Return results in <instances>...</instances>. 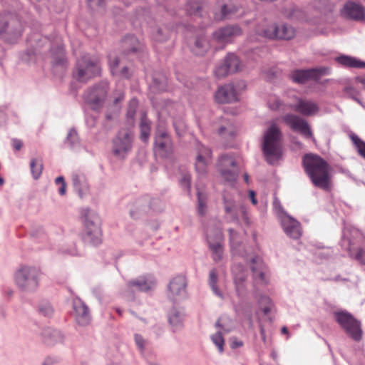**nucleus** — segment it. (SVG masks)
Instances as JSON below:
<instances>
[{
    "label": "nucleus",
    "mask_w": 365,
    "mask_h": 365,
    "mask_svg": "<svg viewBox=\"0 0 365 365\" xmlns=\"http://www.w3.org/2000/svg\"><path fill=\"white\" fill-rule=\"evenodd\" d=\"M155 151L162 158L167 157L172 151V143L170 136L165 133L158 135L155 140Z\"/></svg>",
    "instance_id": "25"
},
{
    "label": "nucleus",
    "mask_w": 365,
    "mask_h": 365,
    "mask_svg": "<svg viewBox=\"0 0 365 365\" xmlns=\"http://www.w3.org/2000/svg\"><path fill=\"white\" fill-rule=\"evenodd\" d=\"M12 145L15 150H20L23 146V143L19 139H13L12 140Z\"/></svg>",
    "instance_id": "58"
},
{
    "label": "nucleus",
    "mask_w": 365,
    "mask_h": 365,
    "mask_svg": "<svg viewBox=\"0 0 365 365\" xmlns=\"http://www.w3.org/2000/svg\"><path fill=\"white\" fill-rule=\"evenodd\" d=\"M330 73V68L319 67L307 70H295L291 73L294 82L304 83L309 80H318L321 76Z\"/></svg>",
    "instance_id": "13"
},
{
    "label": "nucleus",
    "mask_w": 365,
    "mask_h": 365,
    "mask_svg": "<svg viewBox=\"0 0 365 365\" xmlns=\"http://www.w3.org/2000/svg\"><path fill=\"white\" fill-rule=\"evenodd\" d=\"M168 34L166 29L163 31L162 29H158L154 34V38L158 41H163L168 37Z\"/></svg>",
    "instance_id": "53"
},
{
    "label": "nucleus",
    "mask_w": 365,
    "mask_h": 365,
    "mask_svg": "<svg viewBox=\"0 0 365 365\" xmlns=\"http://www.w3.org/2000/svg\"><path fill=\"white\" fill-rule=\"evenodd\" d=\"M51 51L53 63L56 66H63L66 63L64 47L62 45H58L56 48H51Z\"/></svg>",
    "instance_id": "30"
},
{
    "label": "nucleus",
    "mask_w": 365,
    "mask_h": 365,
    "mask_svg": "<svg viewBox=\"0 0 365 365\" xmlns=\"http://www.w3.org/2000/svg\"><path fill=\"white\" fill-rule=\"evenodd\" d=\"M88 4L91 8H104L105 0H87Z\"/></svg>",
    "instance_id": "54"
},
{
    "label": "nucleus",
    "mask_w": 365,
    "mask_h": 365,
    "mask_svg": "<svg viewBox=\"0 0 365 365\" xmlns=\"http://www.w3.org/2000/svg\"><path fill=\"white\" fill-rule=\"evenodd\" d=\"M81 217L84 225L82 239L85 243L98 245L101 242V230L100 218L98 214L88 208H82Z\"/></svg>",
    "instance_id": "3"
},
{
    "label": "nucleus",
    "mask_w": 365,
    "mask_h": 365,
    "mask_svg": "<svg viewBox=\"0 0 365 365\" xmlns=\"http://www.w3.org/2000/svg\"><path fill=\"white\" fill-rule=\"evenodd\" d=\"M73 315L77 324L86 326L91 322V314L87 305L78 297L73 300Z\"/></svg>",
    "instance_id": "19"
},
{
    "label": "nucleus",
    "mask_w": 365,
    "mask_h": 365,
    "mask_svg": "<svg viewBox=\"0 0 365 365\" xmlns=\"http://www.w3.org/2000/svg\"><path fill=\"white\" fill-rule=\"evenodd\" d=\"M38 313L44 317H50L53 313V309L51 304L48 302H42L38 307Z\"/></svg>",
    "instance_id": "40"
},
{
    "label": "nucleus",
    "mask_w": 365,
    "mask_h": 365,
    "mask_svg": "<svg viewBox=\"0 0 365 365\" xmlns=\"http://www.w3.org/2000/svg\"><path fill=\"white\" fill-rule=\"evenodd\" d=\"M222 322H223V319H222V318H220V319L217 321V322H216V327H217V328H220V329H223V330H224L225 331H226V332L230 331V329H225V328L224 327V325L222 324Z\"/></svg>",
    "instance_id": "62"
},
{
    "label": "nucleus",
    "mask_w": 365,
    "mask_h": 365,
    "mask_svg": "<svg viewBox=\"0 0 365 365\" xmlns=\"http://www.w3.org/2000/svg\"><path fill=\"white\" fill-rule=\"evenodd\" d=\"M236 133L235 127L230 121H225L218 128V134L225 139L232 138Z\"/></svg>",
    "instance_id": "34"
},
{
    "label": "nucleus",
    "mask_w": 365,
    "mask_h": 365,
    "mask_svg": "<svg viewBox=\"0 0 365 365\" xmlns=\"http://www.w3.org/2000/svg\"><path fill=\"white\" fill-rule=\"evenodd\" d=\"M282 225L285 233L293 239H299L302 235L301 224L289 216L282 217Z\"/></svg>",
    "instance_id": "24"
},
{
    "label": "nucleus",
    "mask_w": 365,
    "mask_h": 365,
    "mask_svg": "<svg viewBox=\"0 0 365 365\" xmlns=\"http://www.w3.org/2000/svg\"><path fill=\"white\" fill-rule=\"evenodd\" d=\"M242 345H243V343L242 341L237 340V339H232L231 347L232 349L240 347Z\"/></svg>",
    "instance_id": "59"
},
{
    "label": "nucleus",
    "mask_w": 365,
    "mask_h": 365,
    "mask_svg": "<svg viewBox=\"0 0 365 365\" xmlns=\"http://www.w3.org/2000/svg\"><path fill=\"white\" fill-rule=\"evenodd\" d=\"M197 200H198V212L200 215H203L205 213L206 209V197L200 191H197Z\"/></svg>",
    "instance_id": "48"
},
{
    "label": "nucleus",
    "mask_w": 365,
    "mask_h": 365,
    "mask_svg": "<svg viewBox=\"0 0 365 365\" xmlns=\"http://www.w3.org/2000/svg\"><path fill=\"white\" fill-rule=\"evenodd\" d=\"M209 48L210 43L207 39L204 36H200L195 39L192 51L196 55H203Z\"/></svg>",
    "instance_id": "33"
},
{
    "label": "nucleus",
    "mask_w": 365,
    "mask_h": 365,
    "mask_svg": "<svg viewBox=\"0 0 365 365\" xmlns=\"http://www.w3.org/2000/svg\"><path fill=\"white\" fill-rule=\"evenodd\" d=\"M108 91L109 83L103 80L88 87L84 92V99L92 109L98 110L104 104Z\"/></svg>",
    "instance_id": "8"
},
{
    "label": "nucleus",
    "mask_w": 365,
    "mask_h": 365,
    "mask_svg": "<svg viewBox=\"0 0 365 365\" xmlns=\"http://www.w3.org/2000/svg\"><path fill=\"white\" fill-rule=\"evenodd\" d=\"M43 341L47 346H53L58 343H62L64 336L61 331L51 327L44 328L41 332Z\"/></svg>",
    "instance_id": "27"
},
{
    "label": "nucleus",
    "mask_w": 365,
    "mask_h": 365,
    "mask_svg": "<svg viewBox=\"0 0 365 365\" xmlns=\"http://www.w3.org/2000/svg\"><path fill=\"white\" fill-rule=\"evenodd\" d=\"M268 106L270 109L276 110L279 108L281 102L278 98L275 96H271L268 101Z\"/></svg>",
    "instance_id": "52"
},
{
    "label": "nucleus",
    "mask_w": 365,
    "mask_h": 365,
    "mask_svg": "<svg viewBox=\"0 0 365 365\" xmlns=\"http://www.w3.org/2000/svg\"><path fill=\"white\" fill-rule=\"evenodd\" d=\"M72 182L75 191L82 197L88 189L86 177L82 174L73 173L72 175Z\"/></svg>",
    "instance_id": "28"
},
{
    "label": "nucleus",
    "mask_w": 365,
    "mask_h": 365,
    "mask_svg": "<svg viewBox=\"0 0 365 365\" xmlns=\"http://www.w3.org/2000/svg\"><path fill=\"white\" fill-rule=\"evenodd\" d=\"M256 32L259 36L270 39L289 40L295 35V31L292 26L287 24L277 26L267 20H264L257 26Z\"/></svg>",
    "instance_id": "7"
},
{
    "label": "nucleus",
    "mask_w": 365,
    "mask_h": 365,
    "mask_svg": "<svg viewBox=\"0 0 365 365\" xmlns=\"http://www.w3.org/2000/svg\"><path fill=\"white\" fill-rule=\"evenodd\" d=\"M341 14L345 18L354 20H361L365 15L364 8L361 5L353 2L346 4Z\"/></svg>",
    "instance_id": "26"
},
{
    "label": "nucleus",
    "mask_w": 365,
    "mask_h": 365,
    "mask_svg": "<svg viewBox=\"0 0 365 365\" xmlns=\"http://www.w3.org/2000/svg\"><path fill=\"white\" fill-rule=\"evenodd\" d=\"M206 234L209 247L212 251V259L215 262H219L222 259L223 255L222 230L218 227L214 229L208 227L206 230Z\"/></svg>",
    "instance_id": "11"
},
{
    "label": "nucleus",
    "mask_w": 365,
    "mask_h": 365,
    "mask_svg": "<svg viewBox=\"0 0 365 365\" xmlns=\"http://www.w3.org/2000/svg\"><path fill=\"white\" fill-rule=\"evenodd\" d=\"M140 138L143 141L146 143L150 134V123L145 118H142L140 121Z\"/></svg>",
    "instance_id": "38"
},
{
    "label": "nucleus",
    "mask_w": 365,
    "mask_h": 365,
    "mask_svg": "<svg viewBox=\"0 0 365 365\" xmlns=\"http://www.w3.org/2000/svg\"><path fill=\"white\" fill-rule=\"evenodd\" d=\"M217 272H216L215 269H212L210 272L209 284H210L211 289L215 292V294L218 296H220L221 294H220V290L217 286Z\"/></svg>",
    "instance_id": "44"
},
{
    "label": "nucleus",
    "mask_w": 365,
    "mask_h": 365,
    "mask_svg": "<svg viewBox=\"0 0 365 365\" xmlns=\"http://www.w3.org/2000/svg\"><path fill=\"white\" fill-rule=\"evenodd\" d=\"M167 79L160 74H156L153 78V81L150 85V89L154 93L160 92L166 90Z\"/></svg>",
    "instance_id": "31"
},
{
    "label": "nucleus",
    "mask_w": 365,
    "mask_h": 365,
    "mask_svg": "<svg viewBox=\"0 0 365 365\" xmlns=\"http://www.w3.org/2000/svg\"><path fill=\"white\" fill-rule=\"evenodd\" d=\"M30 168L34 179H38L43 170L42 160L38 158L31 159L30 162Z\"/></svg>",
    "instance_id": "36"
},
{
    "label": "nucleus",
    "mask_w": 365,
    "mask_h": 365,
    "mask_svg": "<svg viewBox=\"0 0 365 365\" xmlns=\"http://www.w3.org/2000/svg\"><path fill=\"white\" fill-rule=\"evenodd\" d=\"M137 112V101L135 98H133L129 104L128 109L127 111V122L130 126L135 125V117Z\"/></svg>",
    "instance_id": "37"
},
{
    "label": "nucleus",
    "mask_w": 365,
    "mask_h": 365,
    "mask_svg": "<svg viewBox=\"0 0 365 365\" xmlns=\"http://www.w3.org/2000/svg\"><path fill=\"white\" fill-rule=\"evenodd\" d=\"M336 61L344 66L345 67L349 68H365V63L360 61L353 57L348 56H341L336 58Z\"/></svg>",
    "instance_id": "29"
},
{
    "label": "nucleus",
    "mask_w": 365,
    "mask_h": 365,
    "mask_svg": "<svg viewBox=\"0 0 365 365\" xmlns=\"http://www.w3.org/2000/svg\"><path fill=\"white\" fill-rule=\"evenodd\" d=\"M180 185L182 187H185L187 192H190V175H185L182 177V178L180 180Z\"/></svg>",
    "instance_id": "55"
},
{
    "label": "nucleus",
    "mask_w": 365,
    "mask_h": 365,
    "mask_svg": "<svg viewBox=\"0 0 365 365\" xmlns=\"http://www.w3.org/2000/svg\"><path fill=\"white\" fill-rule=\"evenodd\" d=\"M237 11V9L234 8L233 9L227 10V6L225 5L222 8V18H228L230 14L235 13Z\"/></svg>",
    "instance_id": "57"
},
{
    "label": "nucleus",
    "mask_w": 365,
    "mask_h": 365,
    "mask_svg": "<svg viewBox=\"0 0 365 365\" xmlns=\"http://www.w3.org/2000/svg\"><path fill=\"white\" fill-rule=\"evenodd\" d=\"M242 29L238 26H227L219 29L213 34V41L220 43H226L242 35Z\"/></svg>",
    "instance_id": "20"
},
{
    "label": "nucleus",
    "mask_w": 365,
    "mask_h": 365,
    "mask_svg": "<svg viewBox=\"0 0 365 365\" xmlns=\"http://www.w3.org/2000/svg\"><path fill=\"white\" fill-rule=\"evenodd\" d=\"M351 140L356 148L359 154L365 159V142L354 134L351 135Z\"/></svg>",
    "instance_id": "42"
},
{
    "label": "nucleus",
    "mask_w": 365,
    "mask_h": 365,
    "mask_svg": "<svg viewBox=\"0 0 365 365\" xmlns=\"http://www.w3.org/2000/svg\"><path fill=\"white\" fill-rule=\"evenodd\" d=\"M22 23L16 14H0V36L8 43H14L21 35Z\"/></svg>",
    "instance_id": "5"
},
{
    "label": "nucleus",
    "mask_w": 365,
    "mask_h": 365,
    "mask_svg": "<svg viewBox=\"0 0 365 365\" xmlns=\"http://www.w3.org/2000/svg\"><path fill=\"white\" fill-rule=\"evenodd\" d=\"M283 122L294 131H297L306 138H311L312 132L306 120L295 114L288 113L282 117Z\"/></svg>",
    "instance_id": "14"
},
{
    "label": "nucleus",
    "mask_w": 365,
    "mask_h": 365,
    "mask_svg": "<svg viewBox=\"0 0 365 365\" xmlns=\"http://www.w3.org/2000/svg\"><path fill=\"white\" fill-rule=\"evenodd\" d=\"M200 6L197 2L188 3L186 6L187 12L190 15L196 14L200 11Z\"/></svg>",
    "instance_id": "50"
},
{
    "label": "nucleus",
    "mask_w": 365,
    "mask_h": 365,
    "mask_svg": "<svg viewBox=\"0 0 365 365\" xmlns=\"http://www.w3.org/2000/svg\"><path fill=\"white\" fill-rule=\"evenodd\" d=\"M211 339L213 343L217 346L220 352H222L225 344L222 334L219 331L216 334H213Z\"/></svg>",
    "instance_id": "46"
},
{
    "label": "nucleus",
    "mask_w": 365,
    "mask_h": 365,
    "mask_svg": "<svg viewBox=\"0 0 365 365\" xmlns=\"http://www.w3.org/2000/svg\"><path fill=\"white\" fill-rule=\"evenodd\" d=\"M225 63L230 73H235L240 69V60L235 54H228L225 59Z\"/></svg>",
    "instance_id": "35"
},
{
    "label": "nucleus",
    "mask_w": 365,
    "mask_h": 365,
    "mask_svg": "<svg viewBox=\"0 0 365 365\" xmlns=\"http://www.w3.org/2000/svg\"><path fill=\"white\" fill-rule=\"evenodd\" d=\"M348 250L351 257L365 264V238L358 231L354 232V237L352 240H346Z\"/></svg>",
    "instance_id": "12"
},
{
    "label": "nucleus",
    "mask_w": 365,
    "mask_h": 365,
    "mask_svg": "<svg viewBox=\"0 0 365 365\" xmlns=\"http://www.w3.org/2000/svg\"><path fill=\"white\" fill-rule=\"evenodd\" d=\"M294 111L304 115H315L319 110V106L313 101L303 98H295V102L289 106Z\"/></svg>",
    "instance_id": "16"
},
{
    "label": "nucleus",
    "mask_w": 365,
    "mask_h": 365,
    "mask_svg": "<svg viewBox=\"0 0 365 365\" xmlns=\"http://www.w3.org/2000/svg\"><path fill=\"white\" fill-rule=\"evenodd\" d=\"M351 140L356 148L359 154L365 159V142L354 134L351 135Z\"/></svg>",
    "instance_id": "43"
},
{
    "label": "nucleus",
    "mask_w": 365,
    "mask_h": 365,
    "mask_svg": "<svg viewBox=\"0 0 365 365\" xmlns=\"http://www.w3.org/2000/svg\"><path fill=\"white\" fill-rule=\"evenodd\" d=\"M169 322L173 327H178L182 324V315L180 312L173 311L169 314Z\"/></svg>",
    "instance_id": "45"
},
{
    "label": "nucleus",
    "mask_w": 365,
    "mask_h": 365,
    "mask_svg": "<svg viewBox=\"0 0 365 365\" xmlns=\"http://www.w3.org/2000/svg\"><path fill=\"white\" fill-rule=\"evenodd\" d=\"M133 134L127 129L120 130L113 140L112 153L119 159H125L132 149Z\"/></svg>",
    "instance_id": "10"
},
{
    "label": "nucleus",
    "mask_w": 365,
    "mask_h": 365,
    "mask_svg": "<svg viewBox=\"0 0 365 365\" xmlns=\"http://www.w3.org/2000/svg\"><path fill=\"white\" fill-rule=\"evenodd\" d=\"M60 185L61 186L58 188V193L61 195H64L66 194V183H63L62 185Z\"/></svg>",
    "instance_id": "64"
},
{
    "label": "nucleus",
    "mask_w": 365,
    "mask_h": 365,
    "mask_svg": "<svg viewBox=\"0 0 365 365\" xmlns=\"http://www.w3.org/2000/svg\"><path fill=\"white\" fill-rule=\"evenodd\" d=\"M7 110V106H0V125L4 123L6 120L7 115L6 111Z\"/></svg>",
    "instance_id": "56"
},
{
    "label": "nucleus",
    "mask_w": 365,
    "mask_h": 365,
    "mask_svg": "<svg viewBox=\"0 0 365 365\" xmlns=\"http://www.w3.org/2000/svg\"><path fill=\"white\" fill-rule=\"evenodd\" d=\"M351 140L356 148L359 154L365 159V142L354 134L351 135Z\"/></svg>",
    "instance_id": "41"
},
{
    "label": "nucleus",
    "mask_w": 365,
    "mask_h": 365,
    "mask_svg": "<svg viewBox=\"0 0 365 365\" xmlns=\"http://www.w3.org/2000/svg\"><path fill=\"white\" fill-rule=\"evenodd\" d=\"M236 292L238 295H242L246 290L245 281L247 273L245 267L240 264H235L232 269Z\"/></svg>",
    "instance_id": "23"
},
{
    "label": "nucleus",
    "mask_w": 365,
    "mask_h": 365,
    "mask_svg": "<svg viewBox=\"0 0 365 365\" xmlns=\"http://www.w3.org/2000/svg\"><path fill=\"white\" fill-rule=\"evenodd\" d=\"M249 195H250V200H251L252 204L253 205H257V200L255 198V192L254 191H252V190H250L249 192Z\"/></svg>",
    "instance_id": "63"
},
{
    "label": "nucleus",
    "mask_w": 365,
    "mask_h": 365,
    "mask_svg": "<svg viewBox=\"0 0 365 365\" xmlns=\"http://www.w3.org/2000/svg\"><path fill=\"white\" fill-rule=\"evenodd\" d=\"M251 270L255 283L267 284L269 282L268 269L260 257H255L252 258Z\"/></svg>",
    "instance_id": "18"
},
{
    "label": "nucleus",
    "mask_w": 365,
    "mask_h": 365,
    "mask_svg": "<svg viewBox=\"0 0 365 365\" xmlns=\"http://www.w3.org/2000/svg\"><path fill=\"white\" fill-rule=\"evenodd\" d=\"M108 63L110 72L113 75L118 73V67L119 66L120 60L116 56H113L111 54L108 55Z\"/></svg>",
    "instance_id": "47"
},
{
    "label": "nucleus",
    "mask_w": 365,
    "mask_h": 365,
    "mask_svg": "<svg viewBox=\"0 0 365 365\" xmlns=\"http://www.w3.org/2000/svg\"><path fill=\"white\" fill-rule=\"evenodd\" d=\"M119 73H120V76L122 77H124V78L130 77L129 69L127 66H124Z\"/></svg>",
    "instance_id": "60"
},
{
    "label": "nucleus",
    "mask_w": 365,
    "mask_h": 365,
    "mask_svg": "<svg viewBox=\"0 0 365 365\" xmlns=\"http://www.w3.org/2000/svg\"><path fill=\"white\" fill-rule=\"evenodd\" d=\"M218 170L222 178L227 182H234L237 177L236 163L234 158L222 155L218 163Z\"/></svg>",
    "instance_id": "15"
},
{
    "label": "nucleus",
    "mask_w": 365,
    "mask_h": 365,
    "mask_svg": "<svg viewBox=\"0 0 365 365\" xmlns=\"http://www.w3.org/2000/svg\"><path fill=\"white\" fill-rule=\"evenodd\" d=\"M65 143L68 144L71 148H74L79 145V138L75 128L69 130Z\"/></svg>",
    "instance_id": "39"
},
{
    "label": "nucleus",
    "mask_w": 365,
    "mask_h": 365,
    "mask_svg": "<svg viewBox=\"0 0 365 365\" xmlns=\"http://www.w3.org/2000/svg\"><path fill=\"white\" fill-rule=\"evenodd\" d=\"M187 281L183 275H178L172 279L168 285V297L177 301L186 296Z\"/></svg>",
    "instance_id": "17"
},
{
    "label": "nucleus",
    "mask_w": 365,
    "mask_h": 365,
    "mask_svg": "<svg viewBox=\"0 0 365 365\" xmlns=\"http://www.w3.org/2000/svg\"><path fill=\"white\" fill-rule=\"evenodd\" d=\"M302 166L312 185L325 192H330L334 187L333 168L321 156L305 154L302 158Z\"/></svg>",
    "instance_id": "1"
},
{
    "label": "nucleus",
    "mask_w": 365,
    "mask_h": 365,
    "mask_svg": "<svg viewBox=\"0 0 365 365\" xmlns=\"http://www.w3.org/2000/svg\"><path fill=\"white\" fill-rule=\"evenodd\" d=\"M215 76L218 78H223L227 75L230 74L229 71L225 66V63L218 66L215 71Z\"/></svg>",
    "instance_id": "51"
},
{
    "label": "nucleus",
    "mask_w": 365,
    "mask_h": 365,
    "mask_svg": "<svg viewBox=\"0 0 365 365\" xmlns=\"http://www.w3.org/2000/svg\"><path fill=\"white\" fill-rule=\"evenodd\" d=\"M225 201V210L226 213L230 214L233 218V220H237V216L235 215V202L232 200H227L225 197L224 199Z\"/></svg>",
    "instance_id": "49"
},
{
    "label": "nucleus",
    "mask_w": 365,
    "mask_h": 365,
    "mask_svg": "<svg viewBox=\"0 0 365 365\" xmlns=\"http://www.w3.org/2000/svg\"><path fill=\"white\" fill-rule=\"evenodd\" d=\"M215 101L220 103H232L239 100L238 93L231 84L220 87L215 93Z\"/></svg>",
    "instance_id": "21"
},
{
    "label": "nucleus",
    "mask_w": 365,
    "mask_h": 365,
    "mask_svg": "<svg viewBox=\"0 0 365 365\" xmlns=\"http://www.w3.org/2000/svg\"><path fill=\"white\" fill-rule=\"evenodd\" d=\"M229 233H230L231 246L233 247L234 244H235L234 240L235 239V236L237 235V233L232 229L229 230Z\"/></svg>",
    "instance_id": "61"
},
{
    "label": "nucleus",
    "mask_w": 365,
    "mask_h": 365,
    "mask_svg": "<svg viewBox=\"0 0 365 365\" xmlns=\"http://www.w3.org/2000/svg\"><path fill=\"white\" fill-rule=\"evenodd\" d=\"M336 321L339 324L346 334L355 341H359L362 336V330L359 321L351 314L345 312L334 314Z\"/></svg>",
    "instance_id": "9"
},
{
    "label": "nucleus",
    "mask_w": 365,
    "mask_h": 365,
    "mask_svg": "<svg viewBox=\"0 0 365 365\" xmlns=\"http://www.w3.org/2000/svg\"><path fill=\"white\" fill-rule=\"evenodd\" d=\"M281 131L278 126L273 123L264 135L263 151L267 161L269 164L274 163L280 156L279 140Z\"/></svg>",
    "instance_id": "6"
},
{
    "label": "nucleus",
    "mask_w": 365,
    "mask_h": 365,
    "mask_svg": "<svg viewBox=\"0 0 365 365\" xmlns=\"http://www.w3.org/2000/svg\"><path fill=\"white\" fill-rule=\"evenodd\" d=\"M41 274L39 268L22 265L15 272V283L21 291L31 293L38 289Z\"/></svg>",
    "instance_id": "4"
},
{
    "label": "nucleus",
    "mask_w": 365,
    "mask_h": 365,
    "mask_svg": "<svg viewBox=\"0 0 365 365\" xmlns=\"http://www.w3.org/2000/svg\"><path fill=\"white\" fill-rule=\"evenodd\" d=\"M101 75V66L98 57L86 53L77 58L73 71V76L77 81L87 83Z\"/></svg>",
    "instance_id": "2"
},
{
    "label": "nucleus",
    "mask_w": 365,
    "mask_h": 365,
    "mask_svg": "<svg viewBox=\"0 0 365 365\" xmlns=\"http://www.w3.org/2000/svg\"><path fill=\"white\" fill-rule=\"evenodd\" d=\"M212 157L211 150L203 145L198 148L197 155L195 162V170L199 175H204L207 172L208 164L210 163Z\"/></svg>",
    "instance_id": "22"
},
{
    "label": "nucleus",
    "mask_w": 365,
    "mask_h": 365,
    "mask_svg": "<svg viewBox=\"0 0 365 365\" xmlns=\"http://www.w3.org/2000/svg\"><path fill=\"white\" fill-rule=\"evenodd\" d=\"M156 282L152 275H143L138 278V291L148 292L155 287Z\"/></svg>",
    "instance_id": "32"
}]
</instances>
